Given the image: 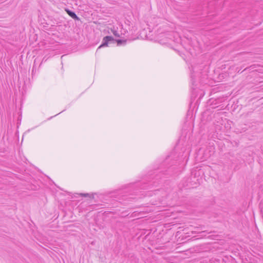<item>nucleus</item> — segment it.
<instances>
[{
	"instance_id": "nucleus-3",
	"label": "nucleus",
	"mask_w": 263,
	"mask_h": 263,
	"mask_svg": "<svg viewBox=\"0 0 263 263\" xmlns=\"http://www.w3.org/2000/svg\"><path fill=\"white\" fill-rule=\"evenodd\" d=\"M182 231L183 232V234H185V235L184 236L183 235V234H182V237H185V238H187L191 236V235H190V233L191 234H193L194 233V231H191L190 232H189L187 230H182Z\"/></svg>"
},
{
	"instance_id": "nucleus-5",
	"label": "nucleus",
	"mask_w": 263,
	"mask_h": 263,
	"mask_svg": "<svg viewBox=\"0 0 263 263\" xmlns=\"http://www.w3.org/2000/svg\"><path fill=\"white\" fill-rule=\"evenodd\" d=\"M113 33H114V34L115 36H116L119 37V36H120V35H119V33H118V32H117V31H114L113 32Z\"/></svg>"
},
{
	"instance_id": "nucleus-4",
	"label": "nucleus",
	"mask_w": 263,
	"mask_h": 263,
	"mask_svg": "<svg viewBox=\"0 0 263 263\" xmlns=\"http://www.w3.org/2000/svg\"><path fill=\"white\" fill-rule=\"evenodd\" d=\"M79 195L82 197H89L91 198H94L93 195H90L88 193H80V194H79Z\"/></svg>"
},
{
	"instance_id": "nucleus-1",
	"label": "nucleus",
	"mask_w": 263,
	"mask_h": 263,
	"mask_svg": "<svg viewBox=\"0 0 263 263\" xmlns=\"http://www.w3.org/2000/svg\"><path fill=\"white\" fill-rule=\"evenodd\" d=\"M109 42H116L117 43L118 45H120L122 44H125L126 42V40H114V37L111 36H106L103 39V42L102 44L99 47V48H100L102 47L107 46Z\"/></svg>"
},
{
	"instance_id": "nucleus-2",
	"label": "nucleus",
	"mask_w": 263,
	"mask_h": 263,
	"mask_svg": "<svg viewBox=\"0 0 263 263\" xmlns=\"http://www.w3.org/2000/svg\"><path fill=\"white\" fill-rule=\"evenodd\" d=\"M67 13L68 14V15L71 17L73 19L75 20H80V18L77 15V14L75 13V12L69 10V9H66L65 10Z\"/></svg>"
},
{
	"instance_id": "nucleus-6",
	"label": "nucleus",
	"mask_w": 263,
	"mask_h": 263,
	"mask_svg": "<svg viewBox=\"0 0 263 263\" xmlns=\"http://www.w3.org/2000/svg\"><path fill=\"white\" fill-rule=\"evenodd\" d=\"M174 49L175 50L177 51L179 53L180 51H179L178 49H176V48H174Z\"/></svg>"
}]
</instances>
